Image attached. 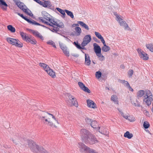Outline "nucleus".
Here are the masks:
<instances>
[{"mask_svg": "<svg viewBox=\"0 0 153 153\" xmlns=\"http://www.w3.org/2000/svg\"><path fill=\"white\" fill-rule=\"evenodd\" d=\"M24 140L25 143H27L30 150L34 153H49L42 146L36 144L32 140Z\"/></svg>", "mask_w": 153, "mask_h": 153, "instance_id": "1", "label": "nucleus"}, {"mask_svg": "<svg viewBox=\"0 0 153 153\" xmlns=\"http://www.w3.org/2000/svg\"><path fill=\"white\" fill-rule=\"evenodd\" d=\"M42 17L38 18L39 20L44 24H48V22L45 20L49 21L51 19V16L45 11L42 12Z\"/></svg>", "mask_w": 153, "mask_h": 153, "instance_id": "2", "label": "nucleus"}, {"mask_svg": "<svg viewBox=\"0 0 153 153\" xmlns=\"http://www.w3.org/2000/svg\"><path fill=\"white\" fill-rule=\"evenodd\" d=\"M85 141L86 143L91 145L94 144L98 142L95 136L91 134L85 140Z\"/></svg>", "mask_w": 153, "mask_h": 153, "instance_id": "3", "label": "nucleus"}, {"mask_svg": "<svg viewBox=\"0 0 153 153\" xmlns=\"http://www.w3.org/2000/svg\"><path fill=\"white\" fill-rule=\"evenodd\" d=\"M91 134L88 131L84 128L81 129L80 131V135L82 139L85 140Z\"/></svg>", "mask_w": 153, "mask_h": 153, "instance_id": "4", "label": "nucleus"}, {"mask_svg": "<svg viewBox=\"0 0 153 153\" xmlns=\"http://www.w3.org/2000/svg\"><path fill=\"white\" fill-rule=\"evenodd\" d=\"M137 51L139 54L140 57L144 60H147L149 58L148 54L144 51H142L141 49H138Z\"/></svg>", "mask_w": 153, "mask_h": 153, "instance_id": "5", "label": "nucleus"}, {"mask_svg": "<svg viewBox=\"0 0 153 153\" xmlns=\"http://www.w3.org/2000/svg\"><path fill=\"white\" fill-rule=\"evenodd\" d=\"M23 3L20 2L18 4H16L18 7L22 9V10H23L24 12H25L26 13H27L28 15L30 16H33L32 13H29L27 12V10H28L30 12H31V11L29 10L28 8L25 9L24 8V6L22 4Z\"/></svg>", "mask_w": 153, "mask_h": 153, "instance_id": "6", "label": "nucleus"}, {"mask_svg": "<svg viewBox=\"0 0 153 153\" xmlns=\"http://www.w3.org/2000/svg\"><path fill=\"white\" fill-rule=\"evenodd\" d=\"M68 97L70 100L71 102V104H69L71 105H74L76 107L78 106V104L76 99L71 94H68Z\"/></svg>", "mask_w": 153, "mask_h": 153, "instance_id": "7", "label": "nucleus"}, {"mask_svg": "<svg viewBox=\"0 0 153 153\" xmlns=\"http://www.w3.org/2000/svg\"><path fill=\"white\" fill-rule=\"evenodd\" d=\"M91 40V38L90 35L85 36L83 39L82 44L84 45H87Z\"/></svg>", "mask_w": 153, "mask_h": 153, "instance_id": "8", "label": "nucleus"}, {"mask_svg": "<svg viewBox=\"0 0 153 153\" xmlns=\"http://www.w3.org/2000/svg\"><path fill=\"white\" fill-rule=\"evenodd\" d=\"M78 85L82 90L88 93H91V91L87 87L85 86L82 82H79Z\"/></svg>", "mask_w": 153, "mask_h": 153, "instance_id": "9", "label": "nucleus"}, {"mask_svg": "<svg viewBox=\"0 0 153 153\" xmlns=\"http://www.w3.org/2000/svg\"><path fill=\"white\" fill-rule=\"evenodd\" d=\"M29 31H31L35 36L40 38L42 40L44 39V38L43 36L38 31L31 29H30Z\"/></svg>", "mask_w": 153, "mask_h": 153, "instance_id": "10", "label": "nucleus"}, {"mask_svg": "<svg viewBox=\"0 0 153 153\" xmlns=\"http://www.w3.org/2000/svg\"><path fill=\"white\" fill-rule=\"evenodd\" d=\"M93 46L94 51L96 53H99L101 52V49L100 47L96 43H94Z\"/></svg>", "mask_w": 153, "mask_h": 153, "instance_id": "11", "label": "nucleus"}, {"mask_svg": "<svg viewBox=\"0 0 153 153\" xmlns=\"http://www.w3.org/2000/svg\"><path fill=\"white\" fill-rule=\"evenodd\" d=\"M98 131L100 133L104 135H106L108 134V132L106 131V129L103 126L100 127L98 126Z\"/></svg>", "mask_w": 153, "mask_h": 153, "instance_id": "12", "label": "nucleus"}, {"mask_svg": "<svg viewBox=\"0 0 153 153\" xmlns=\"http://www.w3.org/2000/svg\"><path fill=\"white\" fill-rule=\"evenodd\" d=\"M87 102L88 107L93 108L96 107V104L91 100H87Z\"/></svg>", "mask_w": 153, "mask_h": 153, "instance_id": "13", "label": "nucleus"}, {"mask_svg": "<svg viewBox=\"0 0 153 153\" xmlns=\"http://www.w3.org/2000/svg\"><path fill=\"white\" fill-rule=\"evenodd\" d=\"M85 64L88 66H89L91 64V60L90 58V56L88 54H85Z\"/></svg>", "mask_w": 153, "mask_h": 153, "instance_id": "14", "label": "nucleus"}, {"mask_svg": "<svg viewBox=\"0 0 153 153\" xmlns=\"http://www.w3.org/2000/svg\"><path fill=\"white\" fill-rule=\"evenodd\" d=\"M47 71H45L47 73L52 77L54 78L56 76L55 73L53 71V70L51 69L49 67V68H48Z\"/></svg>", "mask_w": 153, "mask_h": 153, "instance_id": "15", "label": "nucleus"}, {"mask_svg": "<svg viewBox=\"0 0 153 153\" xmlns=\"http://www.w3.org/2000/svg\"><path fill=\"white\" fill-rule=\"evenodd\" d=\"M149 98L146 99V100H143V101L145 102L146 105L148 106H149L152 103V93H151V94L149 95Z\"/></svg>", "mask_w": 153, "mask_h": 153, "instance_id": "16", "label": "nucleus"}, {"mask_svg": "<svg viewBox=\"0 0 153 153\" xmlns=\"http://www.w3.org/2000/svg\"><path fill=\"white\" fill-rule=\"evenodd\" d=\"M6 40L9 44L13 45H14L16 42L17 40V39L10 37H8L6 38Z\"/></svg>", "mask_w": 153, "mask_h": 153, "instance_id": "17", "label": "nucleus"}, {"mask_svg": "<svg viewBox=\"0 0 153 153\" xmlns=\"http://www.w3.org/2000/svg\"><path fill=\"white\" fill-rule=\"evenodd\" d=\"M42 6L44 7H48L50 8L51 6L52 5L50 1H45L44 2H42Z\"/></svg>", "mask_w": 153, "mask_h": 153, "instance_id": "18", "label": "nucleus"}, {"mask_svg": "<svg viewBox=\"0 0 153 153\" xmlns=\"http://www.w3.org/2000/svg\"><path fill=\"white\" fill-rule=\"evenodd\" d=\"M114 14L116 16L117 18V20L119 22L120 25L121 26L124 25L125 23H126V22L125 21H121L122 20V19L118 16V15L117 14L115 15V13H114Z\"/></svg>", "mask_w": 153, "mask_h": 153, "instance_id": "19", "label": "nucleus"}, {"mask_svg": "<svg viewBox=\"0 0 153 153\" xmlns=\"http://www.w3.org/2000/svg\"><path fill=\"white\" fill-rule=\"evenodd\" d=\"M118 98L117 95H113L111 97V100L113 101L115 104H118Z\"/></svg>", "mask_w": 153, "mask_h": 153, "instance_id": "20", "label": "nucleus"}, {"mask_svg": "<svg viewBox=\"0 0 153 153\" xmlns=\"http://www.w3.org/2000/svg\"><path fill=\"white\" fill-rule=\"evenodd\" d=\"M124 136L129 139H130L133 137V135L132 134L130 133L128 131H127L124 133Z\"/></svg>", "mask_w": 153, "mask_h": 153, "instance_id": "21", "label": "nucleus"}, {"mask_svg": "<svg viewBox=\"0 0 153 153\" xmlns=\"http://www.w3.org/2000/svg\"><path fill=\"white\" fill-rule=\"evenodd\" d=\"M78 146L79 149V151L81 152L82 150L86 146L84 144L82 143H78Z\"/></svg>", "mask_w": 153, "mask_h": 153, "instance_id": "22", "label": "nucleus"}, {"mask_svg": "<svg viewBox=\"0 0 153 153\" xmlns=\"http://www.w3.org/2000/svg\"><path fill=\"white\" fill-rule=\"evenodd\" d=\"M78 23L81 26H82L83 27L85 28L87 30H89V28L88 26L83 22L79 21L78 22Z\"/></svg>", "mask_w": 153, "mask_h": 153, "instance_id": "23", "label": "nucleus"}, {"mask_svg": "<svg viewBox=\"0 0 153 153\" xmlns=\"http://www.w3.org/2000/svg\"><path fill=\"white\" fill-rule=\"evenodd\" d=\"M0 4L4 6L5 7H2V9L6 10L7 9V7L8 5L7 3L3 0H0Z\"/></svg>", "mask_w": 153, "mask_h": 153, "instance_id": "24", "label": "nucleus"}, {"mask_svg": "<svg viewBox=\"0 0 153 153\" xmlns=\"http://www.w3.org/2000/svg\"><path fill=\"white\" fill-rule=\"evenodd\" d=\"M91 149L86 146V147H85V148L82 150L81 152L82 153H90Z\"/></svg>", "mask_w": 153, "mask_h": 153, "instance_id": "25", "label": "nucleus"}, {"mask_svg": "<svg viewBox=\"0 0 153 153\" xmlns=\"http://www.w3.org/2000/svg\"><path fill=\"white\" fill-rule=\"evenodd\" d=\"M75 30L76 32V35L77 36L80 35L81 33V30L80 28L79 27H75Z\"/></svg>", "mask_w": 153, "mask_h": 153, "instance_id": "26", "label": "nucleus"}, {"mask_svg": "<svg viewBox=\"0 0 153 153\" xmlns=\"http://www.w3.org/2000/svg\"><path fill=\"white\" fill-rule=\"evenodd\" d=\"M56 9L59 12H60L62 14V17L64 18L65 16V10H63L62 9H60L58 7H56Z\"/></svg>", "mask_w": 153, "mask_h": 153, "instance_id": "27", "label": "nucleus"}, {"mask_svg": "<svg viewBox=\"0 0 153 153\" xmlns=\"http://www.w3.org/2000/svg\"><path fill=\"white\" fill-rule=\"evenodd\" d=\"M39 64V65L43 68L44 69L45 71H47V70L48 69V68H49V67L48 65L45 63H40Z\"/></svg>", "mask_w": 153, "mask_h": 153, "instance_id": "28", "label": "nucleus"}, {"mask_svg": "<svg viewBox=\"0 0 153 153\" xmlns=\"http://www.w3.org/2000/svg\"><path fill=\"white\" fill-rule=\"evenodd\" d=\"M146 48L149 51L153 52V45L152 43L146 44Z\"/></svg>", "mask_w": 153, "mask_h": 153, "instance_id": "29", "label": "nucleus"}, {"mask_svg": "<svg viewBox=\"0 0 153 153\" xmlns=\"http://www.w3.org/2000/svg\"><path fill=\"white\" fill-rule=\"evenodd\" d=\"M7 29L12 33H14L16 31L15 28L11 25H9L7 26Z\"/></svg>", "mask_w": 153, "mask_h": 153, "instance_id": "30", "label": "nucleus"}, {"mask_svg": "<svg viewBox=\"0 0 153 153\" xmlns=\"http://www.w3.org/2000/svg\"><path fill=\"white\" fill-rule=\"evenodd\" d=\"M65 11L68 15L70 16L71 18L73 19L74 18V15L72 12L67 10H65Z\"/></svg>", "mask_w": 153, "mask_h": 153, "instance_id": "31", "label": "nucleus"}, {"mask_svg": "<svg viewBox=\"0 0 153 153\" xmlns=\"http://www.w3.org/2000/svg\"><path fill=\"white\" fill-rule=\"evenodd\" d=\"M53 22H54V21L51 19L50 21H49V22H48V24H46V25H49L51 26H52L54 27H54L53 26V25H56V23H56V22H55V23H53Z\"/></svg>", "mask_w": 153, "mask_h": 153, "instance_id": "32", "label": "nucleus"}, {"mask_svg": "<svg viewBox=\"0 0 153 153\" xmlns=\"http://www.w3.org/2000/svg\"><path fill=\"white\" fill-rule=\"evenodd\" d=\"M145 94V91L143 90L139 91L137 93V96L138 97H143Z\"/></svg>", "mask_w": 153, "mask_h": 153, "instance_id": "33", "label": "nucleus"}, {"mask_svg": "<svg viewBox=\"0 0 153 153\" xmlns=\"http://www.w3.org/2000/svg\"><path fill=\"white\" fill-rule=\"evenodd\" d=\"M98 125L97 122L95 120L92 121L91 125V126L94 128H96Z\"/></svg>", "mask_w": 153, "mask_h": 153, "instance_id": "34", "label": "nucleus"}, {"mask_svg": "<svg viewBox=\"0 0 153 153\" xmlns=\"http://www.w3.org/2000/svg\"><path fill=\"white\" fill-rule=\"evenodd\" d=\"M14 45L19 48H22L23 46V44L17 39Z\"/></svg>", "mask_w": 153, "mask_h": 153, "instance_id": "35", "label": "nucleus"}, {"mask_svg": "<svg viewBox=\"0 0 153 153\" xmlns=\"http://www.w3.org/2000/svg\"><path fill=\"white\" fill-rule=\"evenodd\" d=\"M20 33L22 39L24 40L25 41L28 36H27L26 33L23 32H20Z\"/></svg>", "mask_w": 153, "mask_h": 153, "instance_id": "36", "label": "nucleus"}, {"mask_svg": "<svg viewBox=\"0 0 153 153\" xmlns=\"http://www.w3.org/2000/svg\"><path fill=\"white\" fill-rule=\"evenodd\" d=\"M110 48L107 45L105 46L102 47V51L105 52L108 51L110 50Z\"/></svg>", "mask_w": 153, "mask_h": 153, "instance_id": "37", "label": "nucleus"}, {"mask_svg": "<svg viewBox=\"0 0 153 153\" xmlns=\"http://www.w3.org/2000/svg\"><path fill=\"white\" fill-rule=\"evenodd\" d=\"M151 93L149 91H148L147 92L146 94L145 95H144L143 97V100H146V99H147L148 98H149V95L150 94H151Z\"/></svg>", "mask_w": 153, "mask_h": 153, "instance_id": "38", "label": "nucleus"}, {"mask_svg": "<svg viewBox=\"0 0 153 153\" xmlns=\"http://www.w3.org/2000/svg\"><path fill=\"white\" fill-rule=\"evenodd\" d=\"M59 44L60 48L63 51L67 48L66 46L64 45L63 43L59 42Z\"/></svg>", "mask_w": 153, "mask_h": 153, "instance_id": "39", "label": "nucleus"}, {"mask_svg": "<svg viewBox=\"0 0 153 153\" xmlns=\"http://www.w3.org/2000/svg\"><path fill=\"white\" fill-rule=\"evenodd\" d=\"M95 34L96 36L100 40L103 38L102 36L98 32H95Z\"/></svg>", "mask_w": 153, "mask_h": 153, "instance_id": "40", "label": "nucleus"}, {"mask_svg": "<svg viewBox=\"0 0 153 153\" xmlns=\"http://www.w3.org/2000/svg\"><path fill=\"white\" fill-rule=\"evenodd\" d=\"M96 76L97 79L100 78L102 75V73L100 71H97L95 74Z\"/></svg>", "mask_w": 153, "mask_h": 153, "instance_id": "41", "label": "nucleus"}, {"mask_svg": "<svg viewBox=\"0 0 153 153\" xmlns=\"http://www.w3.org/2000/svg\"><path fill=\"white\" fill-rule=\"evenodd\" d=\"M55 23H56V26L59 27L63 28L64 27V25L62 22H60L59 24H58L57 22Z\"/></svg>", "mask_w": 153, "mask_h": 153, "instance_id": "42", "label": "nucleus"}, {"mask_svg": "<svg viewBox=\"0 0 153 153\" xmlns=\"http://www.w3.org/2000/svg\"><path fill=\"white\" fill-rule=\"evenodd\" d=\"M120 82L123 84H126V86L127 87L128 85L129 86V83L128 82L124 80H120Z\"/></svg>", "mask_w": 153, "mask_h": 153, "instance_id": "43", "label": "nucleus"}, {"mask_svg": "<svg viewBox=\"0 0 153 153\" xmlns=\"http://www.w3.org/2000/svg\"><path fill=\"white\" fill-rule=\"evenodd\" d=\"M17 14L19 16H21L22 18L25 19V20L27 21V19H28L26 17L24 16L23 14H21L19 13H17Z\"/></svg>", "mask_w": 153, "mask_h": 153, "instance_id": "44", "label": "nucleus"}, {"mask_svg": "<svg viewBox=\"0 0 153 153\" xmlns=\"http://www.w3.org/2000/svg\"><path fill=\"white\" fill-rule=\"evenodd\" d=\"M73 44L75 45V46L78 49H79V48H81V46L80 44H79L78 42H74L73 43Z\"/></svg>", "mask_w": 153, "mask_h": 153, "instance_id": "45", "label": "nucleus"}, {"mask_svg": "<svg viewBox=\"0 0 153 153\" xmlns=\"http://www.w3.org/2000/svg\"><path fill=\"white\" fill-rule=\"evenodd\" d=\"M143 127L145 129H147L149 128L150 125L147 122L146 123L145 122L143 123Z\"/></svg>", "mask_w": 153, "mask_h": 153, "instance_id": "46", "label": "nucleus"}, {"mask_svg": "<svg viewBox=\"0 0 153 153\" xmlns=\"http://www.w3.org/2000/svg\"><path fill=\"white\" fill-rule=\"evenodd\" d=\"M134 73L133 71L132 70H129L128 72V76L129 77H131L132 76Z\"/></svg>", "mask_w": 153, "mask_h": 153, "instance_id": "47", "label": "nucleus"}, {"mask_svg": "<svg viewBox=\"0 0 153 153\" xmlns=\"http://www.w3.org/2000/svg\"><path fill=\"white\" fill-rule=\"evenodd\" d=\"M85 120L87 124H90V125H91L92 121V120L91 119L88 118H86Z\"/></svg>", "mask_w": 153, "mask_h": 153, "instance_id": "48", "label": "nucleus"}, {"mask_svg": "<svg viewBox=\"0 0 153 153\" xmlns=\"http://www.w3.org/2000/svg\"><path fill=\"white\" fill-rule=\"evenodd\" d=\"M30 24H32L33 25H34L35 24V23L36 22V21H35L32 20H30L29 19H28L27 21Z\"/></svg>", "mask_w": 153, "mask_h": 153, "instance_id": "49", "label": "nucleus"}, {"mask_svg": "<svg viewBox=\"0 0 153 153\" xmlns=\"http://www.w3.org/2000/svg\"><path fill=\"white\" fill-rule=\"evenodd\" d=\"M49 30L53 32H57L59 31V29L57 28H51V29L49 28Z\"/></svg>", "mask_w": 153, "mask_h": 153, "instance_id": "50", "label": "nucleus"}, {"mask_svg": "<svg viewBox=\"0 0 153 153\" xmlns=\"http://www.w3.org/2000/svg\"><path fill=\"white\" fill-rule=\"evenodd\" d=\"M33 38L31 36H28L27 37V38L25 40V41L27 42H30V41H31V40L33 39Z\"/></svg>", "mask_w": 153, "mask_h": 153, "instance_id": "51", "label": "nucleus"}, {"mask_svg": "<svg viewBox=\"0 0 153 153\" xmlns=\"http://www.w3.org/2000/svg\"><path fill=\"white\" fill-rule=\"evenodd\" d=\"M33 38L31 36H28L27 37V38L25 40V41L27 42H30V41H31V40L33 39Z\"/></svg>", "mask_w": 153, "mask_h": 153, "instance_id": "52", "label": "nucleus"}, {"mask_svg": "<svg viewBox=\"0 0 153 153\" xmlns=\"http://www.w3.org/2000/svg\"><path fill=\"white\" fill-rule=\"evenodd\" d=\"M63 52L66 56H69V52L68 51L67 48L66 50H65V51H64Z\"/></svg>", "mask_w": 153, "mask_h": 153, "instance_id": "53", "label": "nucleus"}, {"mask_svg": "<svg viewBox=\"0 0 153 153\" xmlns=\"http://www.w3.org/2000/svg\"><path fill=\"white\" fill-rule=\"evenodd\" d=\"M30 42L32 44L35 45L36 44L37 42L35 39L33 38V39L31 40V41H30Z\"/></svg>", "mask_w": 153, "mask_h": 153, "instance_id": "54", "label": "nucleus"}, {"mask_svg": "<svg viewBox=\"0 0 153 153\" xmlns=\"http://www.w3.org/2000/svg\"><path fill=\"white\" fill-rule=\"evenodd\" d=\"M47 43L52 46L55 43L53 41L51 40H49L47 42Z\"/></svg>", "mask_w": 153, "mask_h": 153, "instance_id": "55", "label": "nucleus"}, {"mask_svg": "<svg viewBox=\"0 0 153 153\" xmlns=\"http://www.w3.org/2000/svg\"><path fill=\"white\" fill-rule=\"evenodd\" d=\"M82 42L81 43L82 47L81 46V48H79V49H84V50H86V49L85 47V46L86 45H82Z\"/></svg>", "mask_w": 153, "mask_h": 153, "instance_id": "56", "label": "nucleus"}, {"mask_svg": "<svg viewBox=\"0 0 153 153\" xmlns=\"http://www.w3.org/2000/svg\"><path fill=\"white\" fill-rule=\"evenodd\" d=\"M121 115L125 118L126 119H128V115H124L123 113H122Z\"/></svg>", "mask_w": 153, "mask_h": 153, "instance_id": "57", "label": "nucleus"}, {"mask_svg": "<svg viewBox=\"0 0 153 153\" xmlns=\"http://www.w3.org/2000/svg\"><path fill=\"white\" fill-rule=\"evenodd\" d=\"M101 41L102 42L103 44V45H104L103 46H106L105 43V42L103 38L101 40Z\"/></svg>", "mask_w": 153, "mask_h": 153, "instance_id": "58", "label": "nucleus"}, {"mask_svg": "<svg viewBox=\"0 0 153 153\" xmlns=\"http://www.w3.org/2000/svg\"><path fill=\"white\" fill-rule=\"evenodd\" d=\"M52 118H53V119H54L55 120L56 122L58 124H59V122H58L57 119H56L53 115L52 116Z\"/></svg>", "mask_w": 153, "mask_h": 153, "instance_id": "59", "label": "nucleus"}, {"mask_svg": "<svg viewBox=\"0 0 153 153\" xmlns=\"http://www.w3.org/2000/svg\"><path fill=\"white\" fill-rule=\"evenodd\" d=\"M99 60L101 61H102L105 59V57L104 56H102L101 57L99 58Z\"/></svg>", "mask_w": 153, "mask_h": 153, "instance_id": "60", "label": "nucleus"}, {"mask_svg": "<svg viewBox=\"0 0 153 153\" xmlns=\"http://www.w3.org/2000/svg\"><path fill=\"white\" fill-rule=\"evenodd\" d=\"M124 26L125 29H127L128 30V29H127L128 28V25L126 23H125V24Z\"/></svg>", "mask_w": 153, "mask_h": 153, "instance_id": "61", "label": "nucleus"}, {"mask_svg": "<svg viewBox=\"0 0 153 153\" xmlns=\"http://www.w3.org/2000/svg\"><path fill=\"white\" fill-rule=\"evenodd\" d=\"M96 55L98 57V58H99L100 57H101L102 56H103L101 53V52H100V53H96Z\"/></svg>", "mask_w": 153, "mask_h": 153, "instance_id": "62", "label": "nucleus"}, {"mask_svg": "<svg viewBox=\"0 0 153 153\" xmlns=\"http://www.w3.org/2000/svg\"><path fill=\"white\" fill-rule=\"evenodd\" d=\"M48 124L49 125L51 126H52L53 125V123L51 121H48Z\"/></svg>", "mask_w": 153, "mask_h": 153, "instance_id": "63", "label": "nucleus"}, {"mask_svg": "<svg viewBox=\"0 0 153 153\" xmlns=\"http://www.w3.org/2000/svg\"><path fill=\"white\" fill-rule=\"evenodd\" d=\"M90 153H98L95 150L93 149H91V151L90 152Z\"/></svg>", "mask_w": 153, "mask_h": 153, "instance_id": "64", "label": "nucleus"}]
</instances>
